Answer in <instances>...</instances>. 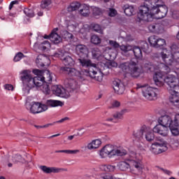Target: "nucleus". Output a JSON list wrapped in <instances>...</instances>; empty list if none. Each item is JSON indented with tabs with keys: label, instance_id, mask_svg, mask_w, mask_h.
<instances>
[{
	"label": "nucleus",
	"instance_id": "nucleus-1",
	"mask_svg": "<svg viewBox=\"0 0 179 179\" xmlns=\"http://www.w3.org/2000/svg\"><path fill=\"white\" fill-rule=\"evenodd\" d=\"M120 50L125 53L133 50L136 58H133L129 62L120 63L119 65L120 69H121L124 73H129L131 78H139V76H141V73H142V70L139 66V62L138 61V59H142L143 57L142 50H141V48L138 46L132 47L130 45H122L120 46Z\"/></svg>",
	"mask_w": 179,
	"mask_h": 179
},
{
	"label": "nucleus",
	"instance_id": "nucleus-2",
	"mask_svg": "<svg viewBox=\"0 0 179 179\" xmlns=\"http://www.w3.org/2000/svg\"><path fill=\"white\" fill-rule=\"evenodd\" d=\"M76 52L77 55V60L78 61L80 66L89 67V69L82 70L81 73L85 76H90L91 79H94L97 82L103 80V76H96L97 75V65L92 63V60L89 59V49L85 45H76Z\"/></svg>",
	"mask_w": 179,
	"mask_h": 179
},
{
	"label": "nucleus",
	"instance_id": "nucleus-3",
	"mask_svg": "<svg viewBox=\"0 0 179 179\" xmlns=\"http://www.w3.org/2000/svg\"><path fill=\"white\" fill-rule=\"evenodd\" d=\"M55 57L60 58L63 64L65 65V66L60 67V72H62V73L69 75V76H79V75L85 76H83V73H82V71L80 72L79 71L72 68V66L75 65V60H73L72 57L69 55L65 56L62 52L55 53Z\"/></svg>",
	"mask_w": 179,
	"mask_h": 179
},
{
	"label": "nucleus",
	"instance_id": "nucleus-4",
	"mask_svg": "<svg viewBox=\"0 0 179 179\" xmlns=\"http://www.w3.org/2000/svg\"><path fill=\"white\" fill-rule=\"evenodd\" d=\"M153 80L155 84L159 87L163 86L165 82L168 85L169 89H170L177 83L178 79L173 75H169L164 78L162 73H156L153 76Z\"/></svg>",
	"mask_w": 179,
	"mask_h": 179
},
{
	"label": "nucleus",
	"instance_id": "nucleus-5",
	"mask_svg": "<svg viewBox=\"0 0 179 179\" xmlns=\"http://www.w3.org/2000/svg\"><path fill=\"white\" fill-rule=\"evenodd\" d=\"M138 9L137 22H152L153 20V15L150 13V7L146 5L145 0Z\"/></svg>",
	"mask_w": 179,
	"mask_h": 179
},
{
	"label": "nucleus",
	"instance_id": "nucleus-6",
	"mask_svg": "<svg viewBox=\"0 0 179 179\" xmlns=\"http://www.w3.org/2000/svg\"><path fill=\"white\" fill-rule=\"evenodd\" d=\"M33 73L34 75H37L36 77H33L31 80L30 89H33V87H40L44 85L45 81H44V73H50V71L48 70H39V69H34Z\"/></svg>",
	"mask_w": 179,
	"mask_h": 179
},
{
	"label": "nucleus",
	"instance_id": "nucleus-7",
	"mask_svg": "<svg viewBox=\"0 0 179 179\" xmlns=\"http://www.w3.org/2000/svg\"><path fill=\"white\" fill-rule=\"evenodd\" d=\"M20 79L23 85H26L25 88H23L24 92L27 93H30V85L31 84V80H33V76H31V71L29 70H24L20 73Z\"/></svg>",
	"mask_w": 179,
	"mask_h": 179
},
{
	"label": "nucleus",
	"instance_id": "nucleus-8",
	"mask_svg": "<svg viewBox=\"0 0 179 179\" xmlns=\"http://www.w3.org/2000/svg\"><path fill=\"white\" fill-rule=\"evenodd\" d=\"M141 87L142 88L143 96L146 100H149V101L156 100L157 94L153 91V87L148 85H143Z\"/></svg>",
	"mask_w": 179,
	"mask_h": 179
},
{
	"label": "nucleus",
	"instance_id": "nucleus-9",
	"mask_svg": "<svg viewBox=\"0 0 179 179\" xmlns=\"http://www.w3.org/2000/svg\"><path fill=\"white\" fill-rule=\"evenodd\" d=\"M62 106H64V102L61 101L49 99L46 101V104L40 103V113L47 111L48 107H62Z\"/></svg>",
	"mask_w": 179,
	"mask_h": 179
},
{
	"label": "nucleus",
	"instance_id": "nucleus-10",
	"mask_svg": "<svg viewBox=\"0 0 179 179\" xmlns=\"http://www.w3.org/2000/svg\"><path fill=\"white\" fill-rule=\"evenodd\" d=\"M167 12H169V8L164 5V3H162L160 6H158L157 8L155 9V13H152V20L155 16L157 19H163V17H166L167 15Z\"/></svg>",
	"mask_w": 179,
	"mask_h": 179
},
{
	"label": "nucleus",
	"instance_id": "nucleus-11",
	"mask_svg": "<svg viewBox=\"0 0 179 179\" xmlns=\"http://www.w3.org/2000/svg\"><path fill=\"white\" fill-rule=\"evenodd\" d=\"M148 41L151 47L154 48H162L164 45H166V41L162 38H157L156 36H152L148 38Z\"/></svg>",
	"mask_w": 179,
	"mask_h": 179
},
{
	"label": "nucleus",
	"instance_id": "nucleus-12",
	"mask_svg": "<svg viewBox=\"0 0 179 179\" xmlns=\"http://www.w3.org/2000/svg\"><path fill=\"white\" fill-rule=\"evenodd\" d=\"M52 92L55 96L62 97L63 99H69L71 96L69 92H66L64 88L62 89L61 87H59L58 85H53L52 87Z\"/></svg>",
	"mask_w": 179,
	"mask_h": 179
},
{
	"label": "nucleus",
	"instance_id": "nucleus-13",
	"mask_svg": "<svg viewBox=\"0 0 179 179\" xmlns=\"http://www.w3.org/2000/svg\"><path fill=\"white\" fill-rule=\"evenodd\" d=\"M115 151L114 146L106 145L100 150V156L102 159L107 157V156L111 157V156H114Z\"/></svg>",
	"mask_w": 179,
	"mask_h": 179
},
{
	"label": "nucleus",
	"instance_id": "nucleus-14",
	"mask_svg": "<svg viewBox=\"0 0 179 179\" xmlns=\"http://www.w3.org/2000/svg\"><path fill=\"white\" fill-rule=\"evenodd\" d=\"M113 87L115 91V93L117 94H122L125 91V85L121 82L120 79H115L113 82Z\"/></svg>",
	"mask_w": 179,
	"mask_h": 179
},
{
	"label": "nucleus",
	"instance_id": "nucleus-15",
	"mask_svg": "<svg viewBox=\"0 0 179 179\" xmlns=\"http://www.w3.org/2000/svg\"><path fill=\"white\" fill-rule=\"evenodd\" d=\"M57 31H58V28H55L50 34L45 36L44 38H50L54 44H59L62 41V38L57 34Z\"/></svg>",
	"mask_w": 179,
	"mask_h": 179
},
{
	"label": "nucleus",
	"instance_id": "nucleus-16",
	"mask_svg": "<svg viewBox=\"0 0 179 179\" xmlns=\"http://www.w3.org/2000/svg\"><path fill=\"white\" fill-rule=\"evenodd\" d=\"M162 2V0H145V5L150 8V13H155V10L160 6Z\"/></svg>",
	"mask_w": 179,
	"mask_h": 179
},
{
	"label": "nucleus",
	"instance_id": "nucleus-17",
	"mask_svg": "<svg viewBox=\"0 0 179 179\" xmlns=\"http://www.w3.org/2000/svg\"><path fill=\"white\" fill-rule=\"evenodd\" d=\"M158 122L160 125L166 127V128H170L174 122L171 120V117L169 115H165L159 118Z\"/></svg>",
	"mask_w": 179,
	"mask_h": 179
},
{
	"label": "nucleus",
	"instance_id": "nucleus-18",
	"mask_svg": "<svg viewBox=\"0 0 179 179\" xmlns=\"http://www.w3.org/2000/svg\"><path fill=\"white\" fill-rule=\"evenodd\" d=\"M118 66V64L116 62L111 61L107 63V64H104L103 69L102 71H99L97 73L96 71V75L95 76H100L101 75L102 79H103V75H107L108 73V71L107 70L110 69V68H117Z\"/></svg>",
	"mask_w": 179,
	"mask_h": 179
},
{
	"label": "nucleus",
	"instance_id": "nucleus-19",
	"mask_svg": "<svg viewBox=\"0 0 179 179\" xmlns=\"http://www.w3.org/2000/svg\"><path fill=\"white\" fill-rule=\"evenodd\" d=\"M64 86L68 90V93H69V92H73V90L78 89V83L73 79L66 78L64 80Z\"/></svg>",
	"mask_w": 179,
	"mask_h": 179
},
{
	"label": "nucleus",
	"instance_id": "nucleus-20",
	"mask_svg": "<svg viewBox=\"0 0 179 179\" xmlns=\"http://www.w3.org/2000/svg\"><path fill=\"white\" fill-rule=\"evenodd\" d=\"M153 132L159 134L162 136H167L169 135V127L159 124L153 128Z\"/></svg>",
	"mask_w": 179,
	"mask_h": 179
},
{
	"label": "nucleus",
	"instance_id": "nucleus-21",
	"mask_svg": "<svg viewBox=\"0 0 179 179\" xmlns=\"http://www.w3.org/2000/svg\"><path fill=\"white\" fill-rule=\"evenodd\" d=\"M48 62H50V58L45 55H39L36 60L38 68L45 66V64L48 65Z\"/></svg>",
	"mask_w": 179,
	"mask_h": 179
},
{
	"label": "nucleus",
	"instance_id": "nucleus-22",
	"mask_svg": "<svg viewBox=\"0 0 179 179\" xmlns=\"http://www.w3.org/2000/svg\"><path fill=\"white\" fill-rule=\"evenodd\" d=\"M162 58L163 61L165 62L166 65H169L171 66L173 64H174V57H173V53L170 55H167L166 54L164 53L163 52H161Z\"/></svg>",
	"mask_w": 179,
	"mask_h": 179
},
{
	"label": "nucleus",
	"instance_id": "nucleus-23",
	"mask_svg": "<svg viewBox=\"0 0 179 179\" xmlns=\"http://www.w3.org/2000/svg\"><path fill=\"white\" fill-rule=\"evenodd\" d=\"M122 9L127 16H132L135 12V8L134 6H129V4H125Z\"/></svg>",
	"mask_w": 179,
	"mask_h": 179
},
{
	"label": "nucleus",
	"instance_id": "nucleus-24",
	"mask_svg": "<svg viewBox=\"0 0 179 179\" xmlns=\"http://www.w3.org/2000/svg\"><path fill=\"white\" fill-rule=\"evenodd\" d=\"M151 149L152 152H154L155 155H160V153H163V152H166V150H167V147H164L163 148L159 145L152 144L151 146Z\"/></svg>",
	"mask_w": 179,
	"mask_h": 179
},
{
	"label": "nucleus",
	"instance_id": "nucleus-25",
	"mask_svg": "<svg viewBox=\"0 0 179 179\" xmlns=\"http://www.w3.org/2000/svg\"><path fill=\"white\" fill-rule=\"evenodd\" d=\"M144 132H146V126H143L141 128L140 130L134 131V136L135 138H136V139H138V141H142V139H143Z\"/></svg>",
	"mask_w": 179,
	"mask_h": 179
},
{
	"label": "nucleus",
	"instance_id": "nucleus-26",
	"mask_svg": "<svg viewBox=\"0 0 179 179\" xmlns=\"http://www.w3.org/2000/svg\"><path fill=\"white\" fill-rule=\"evenodd\" d=\"M101 145V141L100 139H96L92 141L87 145V149L92 150V149H98Z\"/></svg>",
	"mask_w": 179,
	"mask_h": 179
},
{
	"label": "nucleus",
	"instance_id": "nucleus-27",
	"mask_svg": "<svg viewBox=\"0 0 179 179\" xmlns=\"http://www.w3.org/2000/svg\"><path fill=\"white\" fill-rule=\"evenodd\" d=\"M81 8L79 10L80 15H82V16H89V15H90V7H89L86 4H83L82 6H80Z\"/></svg>",
	"mask_w": 179,
	"mask_h": 179
},
{
	"label": "nucleus",
	"instance_id": "nucleus-28",
	"mask_svg": "<svg viewBox=\"0 0 179 179\" xmlns=\"http://www.w3.org/2000/svg\"><path fill=\"white\" fill-rule=\"evenodd\" d=\"M68 120H69V117H66L62 118V120L55 122L53 123H49V124H45L43 126L34 125V127H35V128H37L38 129H39V128H48V127H51V125H54V124L64 122V121H68Z\"/></svg>",
	"mask_w": 179,
	"mask_h": 179
},
{
	"label": "nucleus",
	"instance_id": "nucleus-29",
	"mask_svg": "<svg viewBox=\"0 0 179 179\" xmlns=\"http://www.w3.org/2000/svg\"><path fill=\"white\" fill-rule=\"evenodd\" d=\"M172 135L177 136L179 135V125L178 123H172V125L169 127Z\"/></svg>",
	"mask_w": 179,
	"mask_h": 179
},
{
	"label": "nucleus",
	"instance_id": "nucleus-30",
	"mask_svg": "<svg viewBox=\"0 0 179 179\" xmlns=\"http://www.w3.org/2000/svg\"><path fill=\"white\" fill-rule=\"evenodd\" d=\"M127 111V109H123L121 111H117L113 115V117L115 120H122V118H124V115Z\"/></svg>",
	"mask_w": 179,
	"mask_h": 179
},
{
	"label": "nucleus",
	"instance_id": "nucleus-31",
	"mask_svg": "<svg viewBox=\"0 0 179 179\" xmlns=\"http://www.w3.org/2000/svg\"><path fill=\"white\" fill-rule=\"evenodd\" d=\"M31 113L32 114H38L40 113V103L35 102L31 106Z\"/></svg>",
	"mask_w": 179,
	"mask_h": 179
},
{
	"label": "nucleus",
	"instance_id": "nucleus-32",
	"mask_svg": "<svg viewBox=\"0 0 179 179\" xmlns=\"http://www.w3.org/2000/svg\"><path fill=\"white\" fill-rule=\"evenodd\" d=\"M120 37L122 38L124 41H134V37L131 36V34H127V32L122 31L120 32Z\"/></svg>",
	"mask_w": 179,
	"mask_h": 179
},
{
	"label": "nucleus",
	"instance_id": "nucleus-33",
	"mask_svg": "<svg viewBox=\"0 0 179 179\" xmlns=\"http://www.w3.org/2000/svg\"><path fill=\"white\" fill-rule=\"evenodd\" d=\"M80 3L76 2V3H71L70 6L67 8L68 12H73L75 10H78L79 8H80Z\"/></svg>",
	"mask_w": 179,
	"mask_h": 179
},
{
	"label": "nucleus",
	"instance_id": "nucleus-34",
	"mask_svg": "<svg viewBox=\"0 0 179 179\" xmlns=\"http://www.w3.org/2000/svg\"><path fill=\"white\" fill-rule=\"evenodd\" d=\"M145 138L148 142H153L155 141V133L152 131H148L146 129Z\"/></svg>",
	"mask_w": 179,
	"mask_h": 179
},
{
	"label": "nucleus",
	"instance_id": "nucleus-35",
	"mask_svg": "<svg viewBox=\"0 0 179 179\" xmlns=\"http://www.w3.org/2000/svg\"><path fill=\"white\" fill-rule=\"evenodd\" d=\"M90 41L92 44H94L95 45H98V44H100L101 43V38H100L99 36L96 34H93L90 37Z\"/></svg>",
	"mask_w": 179,
	"mask_h": 179
},
{
	"label": "nucleus",
	"instance_id": "nucleus-36",
	"mask_svg": "<svg viewBox=\"0 0 179 179\" xmlns=\"http://www.w3.org/2000/svg\"><path fill=\"white\" fill-rule=\"evenodd\" d=\"M38 48L39 50H41V51H45V50L51 48V44L50 42H48V41H45L39 45Z\"/></svg>",
	"mask_w": 179,
	"mask_h": 179
},
{
	"label": "nucleus",
	"instance_id": "nucleus-37",
	"mask_svg": "<svg viewBox=\"0 0 179 179\" xmlns=\"http://www.w3.org/2000/svg\"><path fill=\"white\" fill-rule=\"evenodd\" d=\"M117 166L121 171H127L129 169V164L126 162H120L118 163Z\"/></svg>",
	"mask_w": 179,
	"mask_h": 179
},
{
	"label": "nucleus",
	"instance_id": "nucleus-38",
	"mask_svg": "<svg viewBox=\"0 0 179 179\" xmlns=\"http://www.w3.org/2000/svg\"><path fill=\"white\" fill-rule=\"evenodd\" d=\"M92 54L94 58H100V57H101V51L99 48H92Z\"/></svg>",
	"mask_w": 179,
	"mask_h": 179
},
{
	"label": "nucleus",
	"instance_id": "nucleus-39",
	"mask_svg": "<svg viewBox=\"0 0 179 179\" xmlns=\"http://www.w3.org/2000/svg\"><path fill=\"white\" fill-rule=\"evenodd\" d=\"M168 90L173 92L172 94H176V96H179V85L177 83L174 86L171 87L170 88L167 87Z\"/></svg>",
	"mask_w": 179,
	"mask_h": 179
},
{
	"label": "nucleus",
	"instance_id": "nucleus-40",
	"mask_svg": "<svg viewBox=\"0 0 179 179\" xmlns=\"http://www.w3.org/2000/svg\"><path fill=\"white\" fill-rule=\"evenodd\" d=\"M61 34L62 38H64V40H71V38H73V35L68 31H62Z\"/></svg>",
	"mask_w": 179,
	"mask_h": 179
},
{
	"label": "nucleus",
	"instance_id": "nucleus-41",
	"mask_svg": "<svg viewBox=\"0 0 179 179\" xmlns=\"http://www.w3.org/2000/svg\"><path fill=\"white\" fill-rule=\"evenodd\" d=\"M79 150H57L55 151L56 153H68L70 155H76V153H79Z\"/></svg>",
	"mask_w": 179,
	"mask_h": 179
},
{
	"label": "nucleus",
	"instance_id": "nucleus-42",
	"mask_svg": "<svg viewBox=\"0 0 179 179\" xmlns=\"http://www.w3.org/2000/svg\"><path fill=\"white\" fill-rule=\"evenodd\" d=\"M92 29L94 30V31H96V33L103 34V29H101V26H100V24H92Z\"/></svg>",
	"mask_w": 179,
	"mask_h": 179
},
{
	"label": "nucleus",
	"instance_id": "nucleus-43",
	"mask_svg": "<svg viewBox=\"0 0 179 179\" xmlns=\"http://www.w3.org/2000/svg\"><path fill=\"white\" fill-rule=\"evenodd\" d=\"M179 96H176L174 94H172V97L170 99L171 103L172 104H174V106H178L179 105Z\"/></svg>",
	"mask_w": 179,
	"mask_h": 179
},
{
	"label": "nucleus",
	"instance_id": "nucleus-44",
	"mask_svg": "<svg viewBox=\"0 0 179 179\" xmlns=\"http://www.w3.org/2000/svg\"><path fill=\"white\" fill-rule=\"evenodd\" d=\"M145 72H155V66L152 64H145L144 66Z\"/></svg>",
	"mask_w": 179,
	"mask_h": 179
},
{
	"label": "nucleus",
	"instance_id": "nucleus-45",
	"mask_svg": "<svg viewBox=\"0 0 179 179\" xmlns=\"http://www.w3.org/2000/svg\"><path fill=\"white\" fill-rule=\"evenodd\" d=\"M92 14L94 16H101V15H103V10L100 8L94 7L93 8Z\"/></svg>",
	"mask_w": 179,
	"mask_h": 179
},
{
	"label": "nucleus",
	"instance_id": "nucleus-46",
	"mask_svg": "<svg viewBox=\"0 0 179 179\" xmlns=\"http://www.w3.org/2000/svg\"><path fill=\"white\" fill-rule=\"evenodd\" d=\"M154 145H157V146H159L164 149V148H167V143H166L163 139L158 140V141L155 143Z\"/></svg>",
	"mask_w": 179,
	"mask_h": 179
},
{
	"label": "nucleus",
	"instance_id": "nucleus-47",
	"mask_svg": "<svg viewBox=\"0 0 179 179\" xmlns=\"http://www.w3.org/2000/svg\"><path fill=\"white\" fill-rule=\"evenodd\" d=\"M24 13H25V15L27 16H28V17H34V11H33V10H31V9L24 8Z\"/></svg>",
	"mask_w": 179,
	"mask_h": 179
},
{
	"label": "nucleus",
	"instance_id": "nucleus-48",
	"mask_svg": "<svg viewBox=\"0 0 179 179\" xmlns=\"http://www.w3.org/2000/svg\"><path fill=\"white\" fill-rule=\"evenodd\" d=\"M23 57H24V55H23V53H22L21 52H19L15 56L13 61L15 62H19V61H20V59H22L23 58Z\"/></svg>",
	"mask_w": 179,
	"mask_h": 179
},
{
	"label": "nucleus",
	"instance_id": "nucleus-49",
	"mask_svg": "<svg viewBox=\"0 0 179 179\" xmlns=\"http://www.w3.org/2000/svg\"><path fill=\"white\" fill-rule=\"evenodd\" d=\"M127 151L115 149L114 156H125Z\"/></svg>",
	"mask_w": 179,
	"mask_h": 179
},
{
	"label": "nucleus",
	"instance_id": "nucleus-50",
	"mask_svg": "<svg viewBox=\"0 0 179 179\" xmlns=\"http://www.w3.org/2000/svg\"><path fill=\"white\" fill-rule=\"evenodd\" d=\"M43 90L45 93V94H50L51 90H50V85L47 84V83H43Z\"/></svg>",
	"mask_w": 179,
	"mask_h": 179
},
{
	"label": "nucleus",
	"instance_id": "nucleus-51",
	"mask_svg": "<svg viewBox=\"0 0 179 179\" xmlns=\"http://www.w3.org/2000/svg\"><path fill=\"white\" fill-rule=\"evenodd\" d=\"M50 5H51V0H44L42 1L41 7L42 9H45V8H47V6H50Z\"/></svg>",
	"mask_w": 179,
	"mask_h": 179
},
{
	"label": "nucleus",
	"instance_id": "nucleus-52",
	"mask_svg": "<svg viewBox=\"0 0 179 179\" xmlns=\"http://www.w3.org/2000/svg\"><path fill=\"white\" fill-rule=\"evenodd\" d=\"M61 171H67L65 169H59L55 167H50V173H59Z\"/></svg>",
	"mask_w": 179,
	"mask_h": 179
},
{
	"label": "nucleus",
	"instance_id": "nucleus-53",
	"mask_svg": "<svg viewBox=\"0 0 179 179\" xmlns=\"http://www.w3.org/2000/svg\"><path fill=\"white\" fill-rule=\"evenodd\" d=\"M41 170L43 171V173H46V174H50L51 171V167H48L47 166H41Z\"/></svg>",
	"mask_w": 179,
	"mask_h": 179
},
{
	"label": "nucleus",
	"instance_id": "nucleus-54",
	"mask_svg": "<svg viewBox=\"0 0 179 179\" xmlns=\"http://www.w3.org/2000/svg\"><path fill=\"white\" fill-rule=\"evenodd\" d=\"M109 44L112 45L113 48H121V45H120V43H117V41H110Z\"/></svg>",
	"mask_w": 179,
	"mask_h": 179
},
{
	"label": "nucleus",
	"instance_id": "nucleus-55",
	"mask_svg": "<svg viewBox=\"0 0 179 179\" xmlns=\"http://www.w3.org/2000/svg\"><path fill=\"white\" fill-rule=\"evenodd\" d=\"M114 121V118L113 117H108L103 123V125L106 127H110V122H113Z\"/></svg>",
	"mask_w": 179,
	"mask_h": 179
},
{
	"label": "nucleus",
	"instance_id": "nucleus-56",
	"mask_svg": "<svg viewBox=\"0 0 179 179\" xmlns=\"http://www.w3.org/2000/svg\"><path fill=\"white\" fill-rule=\"evenodd\" d=\"M117 15V11L114 8H109V13L108 16H110V17H114Z\"/></svg>",
	"mask_w": 179,
	"mask_h": 179
},
{
	"label": "nucleus",
	"instance_id": "nucleus-57",
	"mask_svg": "<svg viewBox=\"0 0 179 179\" xmlns=\"http://www.w3.org/2000/svg\"><path fill=\"white\" fill-rule=\"evenodd\" d=\"M172 55L174 61L179 63V52H174Z\"/></svg>",
	"mask_w": 179,
	"mask_h": 179
},
{
	"label": "nucleus",
	"instance_id": "nucleus-58",
	"mask_svg": "<svg viewBox=\"0 0 179 179\" xmlns=\"http://www.w3.org/2000/svg\"><path fill=\"white\" fill-rule=\"evenodd\" d=\"M121 106V103L118 101H114L112 103V108H117Z\"/></svg>",
	"mask_w": 179,
	"mask_h": 179
},
{
	"label": "nucleus",
	"instance_id": "nucleus-59",
	"mask_svg": "<svg viewBox=\"0 0 179 179\" xmlns=\"http://www.w3.org/2000/svg\"><path fill=\"white\" fill-rule=\"evenodd\" d=\"M4 89H6V90H13V85L10 84H6L4 85Z\"/></svg>",
	"mask_w": 179,
	"mask_h": 179
},
{
	"label": "nucleus",
	"instance_id": "nucleus-60",
	"mask_svg": "<svg viewBox=\"0 0 179 179\" xmlns=\"http://www.w3.org/2000/svg\"><path fill=\"white\" fill-rule=\"evenodd\" d=\"M107 171H114L115 170V166L113 165H108L106 166Z\"/></svg>",
	"mask_w": 179,
	"mask_h": 179
},
{
	"label": "nucleus",
	"instance_id": "nucleus-61",
	"mask_svg": "<svg viewBox=\"0 0 179 179\" xmlns=\"http://www.w3.org/2000/svg\"><path fill=\"white\" fill-rule=\"evenodd\" d=\"M156 27H157V26H156L155 24H151L149 26V29L150 30H151V31H156L157 30Z\"/></svg>",
	"mask_w": 179,
	"mask_h": 179
},
{
	"label": "nucleus",
	"instance_id": "nucleus-62",
	"mask_svg": "<svg viewBox=\"0 0 179 179\" xmlns=\"http://www.w3.org/2000/svg\"><path fill=\"white\" fill-rule=\"evenodd\" d=\"M176 123L178 124V125H179V114L175 116L173 124H176Z\"/></svg>",
	"mask_w": 179,
	"mask_h": 179
},
{
	"label": "nucleus",
	"instance_id": "nucleus-63",
	"mask_svg": "<svg viewBox=\"0 0 179 179\" xmlns=\"http://www.w3.org/2000/svg\"><path fill=\"white\" fill-rule=\"evenodd\" d=\"M169 143L170 145H174V143H177V141H176L174 138H170Z\"/></svg>",
	"mask_w": 179,
	"mask_h": 179
},
{
	"label": "nucleus",
	"instance_id": "nucleus-64",
	"mask_svg": "<svg viewBox=\"0 0 179 179\" xmlns=\"http://www.w3.org/2000/svg\"><path fill=\"white\" fill-rule=\"evenodd\" d=\"M136 169H137V170H142V167L141 166V163H138V164H136V166H135Z\"/></svg>",
	"mask_w": 179,
	"mask_h": 179
}]
</instances>
